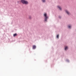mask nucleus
<instances>
[{
	"label": "nucleus",
	"mask_w": 76,
	"mask_h": 76,
	"mask_svg": "<svg viewBox=\"0 0 76 76\" xmlns=\"http://www.w3.org/2000/svg\"><path fill=\"white\" fill-rule=\"evenodd\" d=\"M68 28H71V26H68Z\"/></svg>",
	"instance_id": "6e6552de"
},
{
	"label": "nucleus",
	"mask_w": 76,
	"mask_h": 76,
	"mask_svg": "<svg viewBox=\"0 0 76 76\" xmlns=\"http://www.w3.org/2000/svg\"><path fill=\"white\" fill-rule=\"evenodd\" d=\"M58 37H59L58 35H57V38H58Z\"/></svg>",
	"instance_id": "1a4fd4ad"
},
{
	"label": "nucleus",
	"mask_w": 76,
	"mask_h": 76,
	"mask_svg": "<svg viewBox=\"0 0 76 76\" xmlns=\"http://www.w3.org/2000/svg\"><path fill=\"white\" fill-rule=\"evenodd\" d=\"M36 48V46H35V45H34L33 46V49H35V48Z\"/></svg>",
	"instance_id": "39448f33"
},
{
	"label": "nucleus",
	"mask_w": 76,
	"mask_h": 76,
	"mask_svg": "<svg viewBox=\"0 0 76 76\" xmlns=\"http://www.w3.org/2000/svg\"><path fill=\"white\" fill-rule=\"evenodd\" d=\"M66 12L68 15H69L70 14L69 12L67 10H66Z\"/></svg>",
	"instance_id": "7ed1b4c3"
},
{
	"label": "nucleus",
	"mask_w": 76,
	"mask_h": 76,
	"mask_svg": "<svg viewBox=\"0 0 76 76\" xmlns=\"http://www.w3.org/2000/svg\"><path fill=\"white\" fill-rule=\"evenodd\" d=\"M21 2L22 3H23V4H26L28 3V1L25 0H21Z\"/></svg>",
	"instance_id": "f257e3e1"
},
{
	"label": "nucleus",
	"mask_w": 76,
	"mask_h": 76,
	"mask_svg": "<svg viewBox=\"0 0 76 76\" xmlns=\"http://www.w3.org/2000/svg\"><path fill=\"white\" fill-rule=\"evenodd\" d=\"M44 16L45 18V21H47V19L48 18V17H47V14L45 13L44 14Z\"/></svg>",
	"instance_id": "f03ea898"
},
{
	"label": "nucleus",
	"mask_w": 76,
	"mask_h": 76,
	"mask_svg": "<svg viewBox=\"0 0 76 76\" xmlns=\"http://www.w3.org/2000/svg\"><path fill=\"white\" fill-rule=\"evenodd\" d=\"M42 1L43 2H45V0H42Z\"/></svg>",
	"instance_id": "9d476101"
},
{
	"label": "nucleus",
	"mask_w": 76,
	"mask_h": 76,
	"mask_svg": "<svg viewBox=\"0 0 76 76\" xmlns=\"http://www.w3.org/2000/svg\"><path fill=\"white\" fill-rule=\"evenodd\" d=\"M57 7H58V8L60 10H61V7H60L59 6H58Z\"/></svg>",
	"instance_id": "20e7f679"
},
{
	"label": "nucleus",
	"mask_w": 76,
	"mask_h": 76,
	"mask_svg": "<svg viewBox=\"0 0 76 76\" xmlns=\"http://www.w3.org/2000/svg\"><path fill=\"white\" fill-rule=\"evenodd\" d=\"M17 35V34H14L13 35L14 37H16V36Z\"/></svg>",
	"instance_id": "0eeeda50"
},
{
	"label": "nucleus",
	"mask_w": 76,
	"mask_h": 76,
	"mask_svg": "<svg viewBox=\"0 0 76 76\" xmlns=\"http://www.w3.org/2000/svg\"><path fill=\"white\" fill-rule=\"evenodd\" d=\"M68 48V47H67V46H66L65 47V50H67V49Z\"/></svg>",
	"instance_id": "423d86ee"
}]
</instances>
